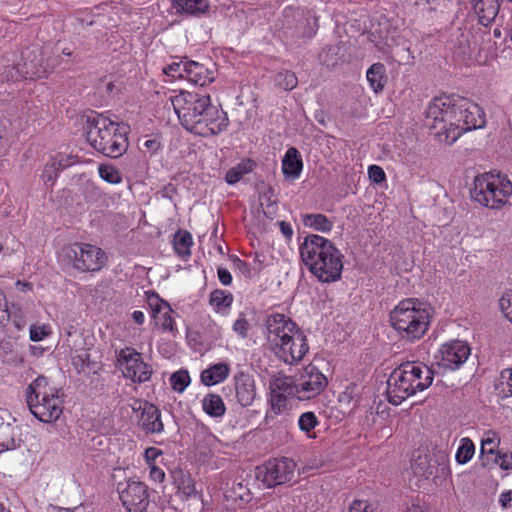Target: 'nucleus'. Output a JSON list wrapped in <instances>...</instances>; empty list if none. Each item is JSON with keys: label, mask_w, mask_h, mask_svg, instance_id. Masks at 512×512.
<instances>
[{"label": "nucleus", "mask_w": 512, "mask_h": 512, "mask_svg": "<svg viewBox=\"0 0 512 512\" xmlns=\"http://www.w3.org/2000/svg\"><path fill=\"white\" fill-rule=\"evenodd\" d=\"M495 389L501 398L512 397V368L501 371Z\"/></svg>", "instance_id": "nucleus-30"}, {"label": "nucleus", "mask_w": 512, "mask_h": 512, "mask_svg": "<svg viewBox=\"0 0 512 512\" xmlns=\"http://www.w3.org/2000/svg\"><path fill=\"white\" fill-rule=\"evenodd\" d=\"M470 347L467 343L455 340L443 344L435 356L437 364L444 370L455 371L459 369L470 355Z\"/></svg>", "instance_id": "nucleus-15"}, {"label": "nucleus", "mask_w": 512, "mask_h": 512, "mask_svg": "<svg viewBox=\"0 0 512 512\" xmlns=\"http://www.w3.org/2000/svg\"><path fill=\"white\" fill-rule=\"evenodd\" d=\"M230 371V365L226 362L211 364L201 372V383L208 387L222 383L228 378Z\"/></svg>", "instance_id": "nucleus-21"}, {"label": "nucleus", "mask_w": 512, "mask_h": 512, "mask_svg": "<svg viewBox=\"0 0 512 512\" xmlns=\"http://www.w3.org/2000/svg\"><path fill=\"white\" fill-rule=\"evenodd\" d=\"M151 403L147 402V401H142L140 399H135L133 401V403L131 404V409L133 410V412H139L141 411V413L143 412V409L145 408L146 405H150Z\"/></svg>", "instance_id": "nucleus-62"}, {"label": "nucleus", "mask_w": 512, "mask_h": 512, "mask_svg": "<svg viewBox=\"0 0 512 512\" xmlns=\"http://www.w3.org/2000/svg\"><path fill=\"white\" fill-rule=\"evenodd\" d=\"M319 425V420L314 412L307 411L302 413L298 418V427L299 429L306 433L309 438L312 436L310 435V432Z\"/></svg>", "instance_id": "nucleus-35"}, {"label": "nucleus", "mask_w": 512, "mask_h": 512, "mask_svg": "<svg viewBox=\"0 0 512 512\" xmlns=\"http://www.w3.org/2000/svg\"><path fill=\"white\" fill-rule=\"evenodd\" d=\"M9 313V322L7 325H12L16 331H20L24 329L26 326V317L23 310L16 305H12L11 308H8Z\"/></svg>", "instance_id": "nucleus-37"}, {"label": "nucleus", "mask_w": 512, "mask_h": 512, "mask_svg": "<svg viewBox=\"0 0 512 512\" xmlns=\"http://www.w3.org/2000/svg\"><path fill=\"white\" fill-rule=\"evenodd\" d=\"M189 61L190 60L187 58L181 59L180 61H174L163 68V73L168 77H171L172 80L185 79Z\"/></svg>", "instance_id": "nucleus-32"}, {"label": "nucleus", "mask_w": 512, "mask_h": 512, "mask_svg": "<svg viewBox=\"0 0 512 512\" xmlns=\"http://www.w3.org/2000/svg\"><path fill=\"white\" fill-rule=\"evenodd\" d=\"M511 501H512V491L511 490L504 491L500 494L499 503L502 508L509 507L511 504Z\"/></svg>", "instance_id": "nucleus-59"}, {"label": "nucleus", "mask_w": 512, "mask_h": 512, "mask_svg": "<svg viewBox=\"0 0 512 512\" xmlns=\"http://www.w3.org/2000/svg\"><path fill=\"white\" fill-rule=\"evenodd\" d=\"M233 300L234 297L231 292L215 289L210 294L209 304L216 313L227 316L231 310Z\"/></svg>", "instance_id": "nucleus-24"}, {"label": "nucleus", "mask_w": 512, "mask_h": 512, "mask_svg": "<svg viewBox=\"0 0 512 512\" xmlns=\"http://www.w3.org/2000/svg\"><path fill=\"white\" fill-rule=\"evenodd\" d=\"M251 329V323L244 312H240L232 325L233 332L241 339H246Z\"/></svg>", "instance_id": "nucleus-38"}, {"label": "nucleus", "mask_w": 512, "mask_h": 512, "mask_svg": "<svg viewBox=\"0 0 512 512\" xmlns=\"http://www.w3.org/2000/svg\"><path fill=\"white\" fill-rule=\"evenodd\" d=\"M431 128H439L446 133L450 144L464 132L481 129L486 124L483 109L471 100L459 95L435 97L426 111Z\"/></svg>", "instance_id": "nucleus-1"}, {"label": "nucleus", "mask_w": 512, "mask_h": 512, "mask_svg": "<svg viewBox=\"0 0 512 512\" xmlns=\"http://www.w3.org/2000/svg\"><path fill=\"white\" fill-rule=\"evenodd\" d=\"M433 371L421 362H405L395 368L387 380L386 396L389 403L400 405L410 396L432 385Z\"/></svg>", "instance_id": "nucleus-5"}, {"label": "nucleus", "mask_w": 512, "mask_h": 512, "mask_svg": "<svg viewBox=\"0 0 512 512\" xmlns=\"http://www.w3.org/2000/svg\"><path fill=\"white\" fill-rule=\"evenodd\" d=\"M234 266L239 269L244 275L251 276L253 270L251 269V265L247 262L243 261L239 257H235L233 259Z\"/></svg>", "instance_id": "nucleus-56"}, {"label": "nucleus", "mask_w": 512, "mask_h": 512, "mask_svg": "<svg viewBox=\"0 0 512 512\" xmlns=\"http://www.w3.org/2000/svg\"><path fill=\"white\" fill-rule=\"evenodd\" d=\"M496 461L503 470H509L512 468V454L498 453Z\"/></svg>", "instance_id": "nucleus-54"}, {"label": "nucleus", "mask_w": 512, "mask_h": 512, "mask_svg": "<svg viewBox=\"0 0 512 512\" xmlns=\"http://www.w3.org/2000/svg\"><path fill=\"white\" fill-rule=\"evenodd\" d=\"M264 267V261L261 259V255L258 253L255 254L253 261L251 263V269L254 273H259Z\"/></svg>", "instance_id": "nucleus-60"}, {"label": "nucleus", "mask_w": 512, "mask_h": 512, "mask_svg": "<svg viewBox=\"0 0 512 512\" xmlns=\"http://www.w3.org/2000/svg\"><path fill=\"white\" fill-rule=\"evenodd\" d=\"M139 426L146 433L159 434L163 432L164 425L161 420V411L154 405H146L139 418Z\"/></svg>", "instance_id": "nucleus-18"}, {"label": "nucleus", "mask_w": 512, "mask_h": 512, "mask_svg": "<svg viewBox=\"0 0 512 512\" xmlns=\"http://www.w3.org/2000/svg\"><path fill=\"white\" fill-rule=\"evenodd\" d=\"M269 389L272 393L284 395L288 398L296 397L298 399V390L296 385V379L286 376L278 375L275 376L269 384Z\"/></svg>", "instance_id": "nucleus-23"}, {"label": "nucleus", "mask_w": 512, "mask_h": 512, "mask_svg": "<svg viewBox=\"0 0 512 512\" xmlns=\"http://www.w3.org/2000/svg\"><path fill=\"white\" fill-rule=\"evenodd\" d=\"M15 342L12 340H2L0 341V356L8 357L14 353Z\"/></svg>", "instance_id": "nucleus-51"}, {"label": "nucleus", "mask_w": 512, "mask_h": 512, "mask_svg": "<svg viewBox=\"0 0 512 512\" xmlns=\"http://www.w3.org/2000/svg\"><path fill=\"white\" fill-rule=\"evenodd\" d=\"M179 489L182 490L186 496H192L197 493L195 483L189 475L182 476Z\"/></svg>", "instance_id": "nucleus-45"}, {"label": "nucleus", "mask_w": 512, "mask_h": 512, "mask_svg": "<svg viewBox=\"0 0 512 512\" xmlns=\"http://www.w3.org/2000/svg\"><path fill=\"white\" fill-rule=\"evenodd\" d=\"M296 463L283 457L267 461L257 469V478L268 488L291 482L295 476Z\"/></svg>", "instance_id": "nucleus-12"}, {"label": "nucleus", "mask_w": 512, "mask_h": 512, "mask_svg": "<svg viewBox=\"0 0 512 512\" xmlns=\"http://www.w3.org/2000/svg\"><path fill=\"white\" fill-rule=\"evenodd\" d=\"M17 447L18 443L13 437L7 440L0 441V453H2L3 451L16 449Z\"/></svg>", "instance_id": "nucleus-58"}, {"label": "nucleus", "mask_w": 512, "mask_h": 512, "mask_svg": "<svg viewBox=\"0 0 512 512\" xmlns=\"http://www.w3.org/2000/svg\"><path fill=\"white\" fill-rule=\"evenodd\" d=\"M350 512H373V509L367 501L354 500L350 505Z\"/></svg>", "instance_id": "nucleus-50"}, {"label": "nucleus", "mask_w": 512, "mask_h": 512, "mask_svg": "<svg viewBox=\"0 0 512 512\" xmlns=\"http://www.w3.org/2000/svg\"><path fill=\"white\" fill-rule=\"evenodd\" d=\"M132 319L133 321L138 324V325H142L145 321V315L142 311L140 310H135L133 311L132 313Z\"/></svg>", "instance_id": "nucleus-64"}, {"label": "nucleus", "mask_w": 512, "mask_h": 512, "mask_svg": "<svg viewBox=\"0 0 512 512\" xmlns=\"http://www.w3.org/2000/svg\"><path fill=\"white\" fill-rule=\"evenodd\" d=\"M147 302L151 308L153 318H156L158 315L166 311V309L170 308V305L161 299L156 293L149 295Z\"/></svg>", "instance_id": "nucleus-42"}, {"label": "nucleus", "mask_w": 512, "mask_h": 512, "mask_svg": "<svg viewBox=\"0 0 512 512\" xmlns=\"http://www.w3.org/2000/svg\"><path fill=\"white\" fill-rule=\"evenodd\" d=\"M264 334L275 356L288 365L298 364L309 351L305 332L282 313L267 315Z\"/></svg>", "instance_id": "nucleus-3"}, {"label": "nucleus", "mask_w": 512, "mask_h": 512, "mask_svg": "<svg viewBox=\"0 0 512 512\" xmlns=\"http://www.w3.org/2000/svg\"><path fill=\"white\" fill-rule=\"evenodd\" d=\"M512 195V182L500 173H484L474 178L471 196L480 205L501 209Z\"/></svg>", "instance_id": "nucleus-9"}, {"label": "nucleus", "mask_w": 512, "mask_h": 512, "mask_svg": "<svg viewBox=\"0 0 512 512\" xmlns=\"http://www.w3.org/2000/svg\"><path fill=\"white\" fill-rule=\"evenodd\" d=\"M299 252L305 266L320 282L341 279L344 255L329 239L309 234L300 243Z\"/></svg>", "instance_id": "nucleus-4"}, {"label": "nucleus", "mask_w": 512, "mask_h": 512, "mask_svg": "<svg viewBox=\"0 0 512 512\" xmlns=\"http://www.w3.org/2000/svg\"><path fill=\"white\" fill-rule=\"evenodd\" d=\"M185 80L194 85L204 87L214 80V73L203 64L190 60Z\"/></svg>", "instance_id": "nucleus-22"}, {"label": "nucleus", "mask_w": 512, "mask_h": 512, "mask_svg": "<svg viewBox=\"0 0 512 512\" xmlns=\"http://www.w3.org/2000/svg\"><path fill=\"white\" fill-rule=\"evenodd\" d=\"M203 411L212 418H222L226 413V406L222 397L215 393L206 394L201 401Z\"/></svg>", "instance_id": "nucleus-27"}, {"label": "nucleus", "mask_w": 512, "mask_h": 512, "mask_svg": "<svg viewBox=\"0 0 512 512\" xmlns=\"http://www.w3.org/2000/svg\"><path fill=\"white\" fill-rule=\"evenodd\" d=\"M98 173L100 178L109 184H119L122 182L121 173L112 165L100 164L98 166Z\"/></svg>", "instance_id": "nucleus-33"}, {"label": "nucleus", "mask_w": 512, "mask_h": 512, "mask_svg": "<svg viewBox=\"0 0 512 512\" xmlns=\"http://www.w3.org/2000/svg\"><path fill=\"white\" fill-rule=\"evenodd\" d=\"M181 125L202 137L218 135L229 124L227 113L212 105L208 93L181 91L169 97Z\"/></svg>", "instance_id": "nucleus-2"}, {"label": "nucleus", "mask_w": 512, "mask_h": 512, "mask_svg": "<svg viewBox=\"0 0 512 512\" xmlns=\"http://www.w3.org/2000/svg\"><path fill=\"white\" fill-rule=\"evenodd\" d=\"M290 398L280 395L277 393H272L270 391V410L266 412L265 420L274 418V416L283 414L288 409V401Z\"/></svg>", "instance_id": "nucleus-29"}, {"label": "nucleus", "mask_w": 512, "mask_h": 512, "mask_svg": "<svg viewBox=\"0 0 512 512\" xmlns=\"http://www.w3.org/2000/svg\"><path fill=\"white\" fill-rule=\"evenodd\" d=\"M233 385L237 403L242 407H250L257 398L256 381L247 371H238L233 376Z\"/></svg>", "instance_id": "nucleus-16"}, {"label": "nucleus", "mask_w": 512, "mask_h": 512, "mask_svg": "<svg viewBox=\"0 0 512 512\" xmlns=\"http://www.w3.org/2000/svg\"><path fill=\"white\" fill-rule=\"evenodd\" d=\"M88 358V354H84V355H78L76 357L73 358L72 362H73V365L78 369V370H84V367L86 365V359Z\"/></svg>", "instance_id": "nucleus-61"}, {"label": "nucleus", "mask_w": 512, "mask_h": 512, "mask_svg": "<svg viewBox=\"0 0 512 512\" xmlns=\"http://www.w3.org/2000/svg\"><path fill=\"white\" fill-rule=\"evenodd\" d=\"M193 245V238L187 230H178L174 236L173 248L176 254L184 260L191 256V247Z\"/></svg>", "instance_id": "nucleus-28"}, {"label": "nucleus", "mask_w": 512, "mask_h": 512, "mask_svg": "<svg viewBox=\"0 0 512 512\" xmlns=\"http://www.w3.org/2000/svg\"><path fill=\"white\" fill-rule=\"evenodd\" d=\"M280 231L287 240H291L293 236V228L290 223L285 221L278 222Z\"/></svg>", "instance_id": "nucleus-57"}, {"label": "nucleus", "mask_w": 512, "mask_h": 512, "mask_svg": "<svg viewBox=\"0 0 512 512\" xmlns=\"http://www.w3.org/2000/svg\"><path fill=\"white\" fill-rule=\"evenodd\" d=\"M175 12L186 17H200L209 10V0H172Z\"/></svg>", "instance_id": "nucleus-20"}, {"label": "nucleus", "mask_w": 512, "mask_h": 512, "mask_svg": "<svg viewBox=\"0 0 512 512\" xmlns=\"http://www.w3.org/2000/svg\"><path fill=\"white\" fill-rule=\"evenodd\" d=\"M172 312H173V310L170 307L154 319L161 326V328L164 331H168V332L174 334L177 331V328H176L175 321H174L173 317L171 316Z\"/></svg>", "instance_id": "nucleus-41"}, {"label": "nucleus", "mask_w": 512, "mask_h": 512, "mask_svg": "<svg viewBox=\"0 0 512 512\" xmlns=\"http://www.w3.org/2000/svg\"><path fill=\"white\" fill-rule=\"evenodd\" d=\"M478 21L483 26L490 25L499 13L502 0H471Z\"/></svg>", "instance_id": "nucleus-17"}, {"label": "nucleus", "mask_w": 512, "mask_h": 512, "mask_svg": "<svg viewBox=\"0 0 512 512\" xmlns=\"http://www.w3.org/2000/svg\"><path fill=\"white\" fill-rule=\"evenodd\" d=\"M58 165L56 161H52L51 164H46L43 170V178L45 181H53L56 177V171L58 170Z\"/></svg>", "instance_id": "nucleus-52"}, {"label": "nucleus", "mask_w": 512, "mask_h": 512, "mask_svg": "<svg viewBox=\"0 0 512 512\" xmlns=\"http://www.w3.org/2000/svg\"><path fill=\"white\" fill-rule=\"evenodd\" d=\"M368 177L373 183L376 184L382 183L386 180V174L384 170L378 165H370L368 167Z\"/></svg>", "instance_id": "nucleus-46"}, {"label": "nucleus", "mask_w": 512, "mask_h": 512, "mask_svg": "<svg viewBox=\"0 0 512 512\" xmlns=\"http://www.w3.org/2000/svg\"><path fill=\"white\" fill-rule=\"evenodd\" d=\"M149 469V477L152 481L161 483L165 479V472L162 468L157 466V464H153L148 466Z\"/></svg>", "instance_id": "nucleus-49"}, {"label": "nucleus", "mask_w": 512, "mask_h": 512, "mask_svg": "<svg viewBox=\"0 0 512 512\" xmlns=\"http://www.w3.org/2000/svg\"><path fill=\"white\" fill-rule=\"evenodd\" d=\"M61 389L50 385L44 376H38L26 389V402L30 412L43 423H52L63 413Z\"/></svg>", "instance_id": "nucleus-8"}, {"label": "nucleus", "mask_w": 512, "mask_h": 512, "mask_svg": "<svg viewBox=\"0 0 512 512\" xmlns=\"http://www.w3.org/2000/svg\"><path fill=\"white\" fill-rule=\"evenodd\" d=\"M413 471L416 475L421 477L429 478L433 475V468L428 465L426 457L424 459L419 458L412 465Z\"/></svg>", "instance_id": "nucleus-43"}, {"label": "nucleus", "mask_w": 512, "mask_h": 512, "mask_svg": "<svg viewBox=\"0 0 512 512\" xmlns=\"http://www.w3.org/2000/svg\"><path fill=\"white\" fill-rule=\"evenodd\" d=\"M163 452L159 448L149 447L144 452V458L148 466L156 464V460L162 456Z\"/></svg>", "instance_id": "nucleus-47"}, {"label": "nucleus", "mask_w": 512, "mask_h": 512, "mask_svg": "<svg viewBox=\"0 0 512 512\" xmlns=\"http://www.w3.org/2000/svg\"><path fill=\"white\" fill-rule=\"evenodd\" d=\"M475 453V445L470 438L464 437L460 440V445L457 448L455 459L458 464L468 463Z\"/></svg>", "instance_id": "nucleus-31"}, {"label": "nucleus", "mask_w": 512, "mask_h": 512, "mask_svg": "<svg viewBox=\"0 0 512 512\" xmlns=\"http://www.w3.org/2000/svg\"><path fill=\"white\" fill-rule=\"evenodd\" d=\"M52 334L49 324H32L29 329V338L33 342H39Z\"/></svg>", "instance_id": "nucleus-40"}, {"label": "nucleus", "mask_w": 512, "mask_h": 512, "mask_svg": "<svg viewBox=\"0 0 512 512\" xmlns=\"http://www.w3.org/2000/svg\"><path fill=\"white\" fill-rule=\"evenodd\" d=\"M119 498L128 512H147L150 504L148 487L140 482L129 480L117 485Z\"/></svg>", "instance_id": "nucleus-13"}, {"label": "nucleus", "mask_w": 512, "mask_h": 512, "mask_svg": "<svg viewBox=\"0 0 512 512\" xmlns=\"http://www.w3.org/2000/svg\"><path fill=\"white\" fill-rule=\"evenodd\" d=\"M299 400H310L320 395L328 385L327 377L315 366H305L296 378Z\"/></svg>", "instance_id": "nucleus-14"}, {"label": "nucleus", "mask_w": 512, "mask_h": 512, "mask_svg": "<svg viewBox=\"0 0 512 512\" xmlns=\"http://www.w3.org/2000/svg\"><path fill=\"white\" fill-rule=\"evenodd\" d=\"M117 365L123 376L134 383H144L151 379L152 368L144 362L142 354L132 347L116 351Z\"/></svg>", "instance_id": "nucleus-11"}, {"label": "nucleus", "mask_w": 512, "mask_h": 512, "mask_svg": "<svg viewBox=\"0 0 512 512\" xmlns=\"http://www.w3.org/2000/svg\"><path fill=\"white\" fill-rule=\"evenodd\" d=\"M217 276L222 285H231L233 278L230 271L227 268L219 267L217 269Z\"/></svg>", "instance_id": "nucleus-53"}, {"label": "nucleus", "mask_w": 512, "mask_h": 512, "mask_svg": "<svg viewBox=\"0 0 512 512\" xmlns=\"http://www.w3.org/2000/svg\"><path fill=\"white\" fill-rule=\"evenodd\" d=\"M430 306L418 298L401 300L389 314L391 327L409 342L421 339L431 322Z\"/></svg>", "instance_id": "nucleus-6"}, {"label": "nucleus", "mask_w": 512, "mask_h": 512, "mask_svg": "<svg viewBox=\"0 0 512 512\" xmlns=\"http://www.w3.org/2000/svg\"><path fill=\"white\" fill-rule=\"evenodd\" d=\"M281 169L285 179L294 181L300 177L303 170V161L300 152L295 147L286 150Z\"/></svg>", "instance_id": "nucleus-19"}, {"label": "nucleus", "mask_w": 512, "mask_h": 512, "mask_svg": "<svg viewBox=\"0 0 512 512\" xmlns=\"http://www.w3.org/2000/svg\"><path fill=\"white\" fill-rule=\"evenodd\" d=\"M64 251L73 267L81 272L100 271L107 262L106 253L92 244L73 243Z\"/></svg>", "instance_id": "nucleus-10"}, {"label": "nucleus", "mask_w": 512, "mask_h": 512, "mask_svg": "<svg viewBox=\"0 0 512 512\" xmlns=\"http://www.w3.org/2000/svg\"><path fill=\"white\" fill-rule=\"evenodd\" d=\"M190 376L187 370L174 372L170 377V384L174 391L182 393L190 384Z\"/></svg>", "instance_id": "nucleus-36"}, {"label": "nucleus", "mask_w": 512, "mask_h": 512, "mask_svg": "<svg viewBox=\"0 0 512 512\" xmlns=\"http://www.w3.org/2000/svg\"><path fill=\"white\" fill-rule=\"evenodd\" d=\"M499 306L504 316L512 323V290L502 295Z\"/></svg>", "instance_id": "nucleus-44"}, {"label": "nucleus", "mask_w": 512, "mask_h": 512, "mask_svg": "<svg viewBox=\"0 0 512 512\" xmlns=\"http://www.w3.org/2000/svg\"><path fill=\"white\" fill-rule=\"evenodd\" d=\"M276 85L285 91L293 90L298 84V78L292 71H281L275 77Z\"/></svg>", "instance_id": "nucleus-34"}, {"label": "nucleus", "mask_w": 512, "mask_h": 512, "mask_svg": "<svg viewBox=\"0 0 512 512\" xmlns=\"http://www.w3.org/2000/svg\"><path fill=\"white\" fill-rule=\"evenodd\" d=\"M85 132L88 143L107 157L118 158L128 148L126 133L120 131L119 123L102 113L92 112L87 116Z\"/></svg>", "instance_id": "nucleus-7"}, {"label": "nucleus", "mask_w": 512, "mask_h": 512, "mask_svg": "<svg viewBox=\"0 0 512 512\" xmlns=\"http://www.w3.org/2000/svg\"><path fill=\"white\" fill-rule=\"evenodd\" d=\"M366 79L375 93L381 92L387 83L385 65L380 62L372 64L366 72Z\"/></svg>", "instance_id": "nucleus-26"}, {"label": "nucleus", "mask_w": 512, "mask_h": 512, "mask_svg": "<svg viewBox=\"0 0 512 512\" xmlns=\"http://www.w3.org/2000/svg\"><path fill=\"white\" fill-rule=\"evenodd\" d=\"M248 173V170H239L237 168L230 169L225 176V180L228 184L233 185L239 182L244 174Z\"/></svg>", "instance_id": "nucleus-48"}, {"label": "nucleus", "mask_w": 512, "mask_h": 512, "mask_svg": "<svg viewBox=\"0 0 512 512\" xmlns=\"http://www.w3.org/2000/svg\"><path fill=\"white\" fill-rule=\"evenodd\" d=\"M144 146L152 152H156L160 148V143L156 139H149L144 142Z\"/></svg>", "instance_id": "nucleus-63"}, {"label": "nucleus", "mask_w": 512, "mask_h": 512, "mask_svg": "<svg viewBox=\"0 0 512 512\" xmlns=\"http://www.w3.org/2000/svg\"><path fill=\"white\" fill-rule=\"evenodd\" d=\"M9 322L8 304L6 297L4 300H0V326L6 327V323Z\"/></svg>", "instance_id": "nucleus-55"}, {"label": "nucleus", "mask_w": 512, "mask_h": 512, "mask_svg": "<svg viewBox=\"0 0 512 512\" xmlns=\"http://www.w3.org/2000/svg\"><path fill=\"white\" fill-rule=\"evenodd\" d=\"M500 444V438L496 432L488 431L481 440V453L494 454Z\"/></svg>", "instance_id": "nucleus-39"}, {"label": "nucleus", "mask_w": 512, "mask_h": 512, "mask_svg": "<svg viewBox=\"0 0 512 512\" xmlns=\"http://www.w3.org/2000/svg\"><path fill=\"white\" fill-rule=\"evenodd\" d=\"M302 223L305 227L321 233H330L334 223L322 213H307L301 215Z\"/></svg>", "instance_id": "nucleus-25"}]
</instances>
